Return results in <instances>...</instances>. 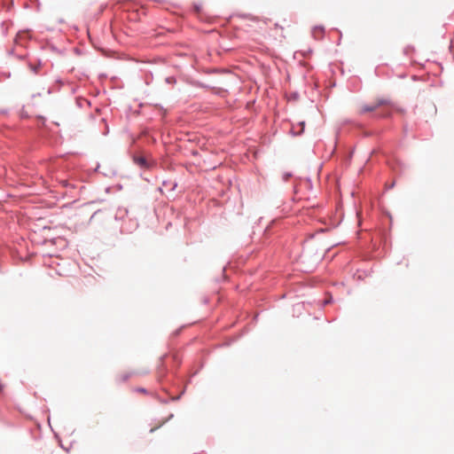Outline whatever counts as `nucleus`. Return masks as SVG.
Masks as SVG:
<instances>
[{
  "instance_id": "f257e3e1",
  "label": "nucleus",
  "mask_w": 454,
  "mask_h": 454,
  "mask_svg": "<svg viewBox=\"0 0 454 454\" xmlns=\"http://www.w3.org/2000/svg\"><path fill=\"white\" fill-rule=\"evenodd\" d=\"M386 104V101L385 100H378L377 102H375L374 104L372 105H370V106H364L362 108H361V113H367V112H372L374 110H376L379 106H382Z\"/></svg>"
},
{
  "instance_id": "f03ea898",
  "label": "nucleus",
  "mask_w": 454,
  "mask_h": 454,
  "mask_svg": "<svg viewBox=\"0 0 454 454\" xmlns=\"http://www.w3.org/2000/svg\"><path fill=\"white\" fill-rule=\"evenodd\" d=\"M325 32V28L322 26H316L312 29V35L316 39H320L323 37Z\"/></svg>"
},
{
  "instance_id": "7ed1b4c3",
  "label": "nucleus",
  "mask_w": 454,
  "mask_h": 454,
  "mask_svg": "<svg viewBox=\"0 0 454 454\" xmlns=\"http://www.w3.org/2000/svg\"><path fill=\"white\" fill-rule=\"evenodd\" d=\"M132 375L131 372H121L120 373L117 374L116 376V380L119 381V382H124L126 380H129V378Z\"/></svg>"
},
{
  "instance_id": "20e7f679",
  "label": "nucleus",
  "mask_w": 454,
  "mask_h": 454,
  "mask_svg": "<svg viewBox=\"0 0 454 454\" xmlns=\"http://www.w3.org/2000/svg\"><path fill=\"white\" fill-rule=\"evenodd\" d=\"M135 162L137 165H139L140 167H143V168H146L147 167L146 160L144 157H136L135 158Z\"/></svg>"
},
{
  "instance_id": "39448f33",
  "label": "nucleus",
  "mask_w": 454,
  "mask_h": 454,
  "mask_svg": "<svg viewBox=\"0 0 454 454\" xmlns=\"http://www.w3.org/2000/svg\"><path fill=\"white\" fill-rule=\"evenodd\" d=\"M299 126H300V129L298 131H295L296 134H301L303 131L304 122L303 121L300 122Z\"/></svg>"
}]
</instances>
